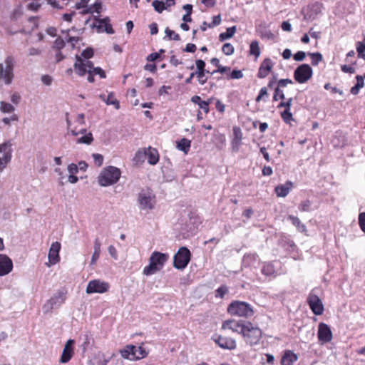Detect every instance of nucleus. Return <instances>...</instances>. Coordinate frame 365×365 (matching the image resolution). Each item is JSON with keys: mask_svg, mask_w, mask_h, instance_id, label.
I'll use <instances>...</instances> for the list:
<instances>
[{"mask_svg": "<svg viewBox=\"0 0 365 365\" xmlns=\"http://www.w3.org/2000/svg\"><path fill=\"white\" fill-rule=\"evenodd\" d=\"M227 312L231 315L244 317H252L254 314L253 309L249 304L240 301L232 302L227 308Z\"/></svg>", "mask_w": 365, "mask_h": 365, "instance_id": "nucleus-4", "label": "nucleus"}, {"mask_svg": "<svg viewBox=\"0 0 365 365\" xmlns=\"http://www.w3.org/2000/svg\"><path fill=\"white\" fill-rule=\"evenodd\" d=\"M228 289L225 286H221L216 290V297L222 298L224 295L227 292Z\"/></svg>", "mask_w": 365, "mask_h": 365, "instance_id": "nucleus-53", "label": "nucleus"}, {"mask_svg": "<svg viewBox=\"0 0 365 365\" xmlns=\"http://www.w3.org/2000/svg\"><path fill=\"white\" fill-rule=\"evenodd\" d=\"M222 52L227 55L230 56L232 55L234 53V47L230 43H225L222 48Z\"/></svg>", "mask_w": 365, "mask_h": 365, "instance_id": "nucleus-40", "label": "nucleus"}, {"mask_svg": "<svg viewBox=\"0 0 365 365\" xmlns=\"http://www.w3.org/2000/svg\"><path fill=\"white\" fill-rule=\"evenodd\" d=\"M250 53L251 55H254L256 57V58L259 56L260 49L257 41H253L251 42L250 46Z\"/></svg>", "mask_w": 365, "mask_h": 365, "instance_id": "nucleus-31", "label": "nucleus"}, {"mask_svg": "<svg viewBox=\"0 0 365 365\" xmlns=\"http://www.w3.org/2000/svg\"><path fill=\"white\" fill-rule=\"evenodd\" d=\"M65 292L62 290L58 291L43 305V310L45 313L51 312L53 309L58 308L65 301Z\"/></svg>", "mask_w": 365, "mask_h": 365, "instance_id": "nucleus-9", "label": "nucleus"}, {"mask_svg": "<svg viewBox=\"0 0 365 365\" xmlns=\"http://www.w3.org/2000/svg\"><path fill=\"white\" fill-rule=\"evenodd\" d=\"M113 96V93H110L107 98L104 94H101L99 98L103 100L107 105H113L116 109H119V101L118 100H113V101H110V98Z\"/></svg>", "mask_w": 365, "mask_h": 365, "instance_id": "nucleus-30", "label": "nucleus"}, {"mask_svg": "<svg viewBox=\"0 0 365 365\" xmlns=\"http://www.w3.org/2000/svg\"><path fill=\"white\" fill-rule=\"evenodd\" d=\"M13 268L11 259L6 255L0 254V276L9 274Z\"/></svg>", "mask_w": 365, "mask_h": 365, "instance_id": "nucleus-16", "label": "nucleus"}, {"mask_svg": "<svg viewBox=\"0 0 365 365\" xmlns=\"http://www.w3.org/2000/svg\"><path fill=\"white\" fill-rule=\"evenodd\" d=\"M93 158L94 159L95 163L98 166H101V165L103 164V155L101 154L95 153V154H93Z\"/></svg>", "mask_w": 365, "mask_h": 365, "instance_id": "nucleus-54", "label": "nucleus"}, {"mask_svg": "<svg viewBox=\"0 0 365 365\" xmlns=\"http://www.w3.org/2000/svg\"><path fill=\"white\" fill-rule=\"evenodd\" d=\"M22 15V12L20 9H14L11 14V19L12 20H17Z\"/></svg>", "mask_w": 365, "mask_h": 365, "instance_id": "nucleus-60", "label": "nucleus"}, {"mask_svg": "<svg viewBox=\"0 0 365 365\" xmlns=\"http://www.w3.org/2000/svg\"><path fill=\"white\" fill-rule=\"evenodd\" d=\"M308 55L312 58V64L313 66H317L322 60V55L319 52L308 53Z\"/></svg>", "mask_w": 365, "mask_h": 365, "instance_id": "nucleus-37", "label": "nucleus"}, {"mask_svg": "<svg viewBox=\"0 0 365 365\" xmlns=\"http://www.w3.org/2000/svg\"><path fill=\"white\" fill-rule=\"evenodd\" d=\"M310 205H311V202L309 200H304L299 205V210H301L302 212H307V211H309Z\"/></svg>", "mask_w": 365, "mask_h": 365, "instance_id": "nucleus-48", "label": "nucleus"}, {"mask_svg": "<svg viewBox=\"0 0 365 365\" xmlns=\"http://www.w3.org/2000/svg\"><path fill=\"white\" fill-rule=\"evenodd\" d=\"M281 117L286 123H289L291 120H293L292 113L290 112V110L288 109H284V110L281 113Z\"/></svg>", "mask_w": 365, "mask_h": 365, "instance_id": "nucleus-39", "label": "nucleus"}, {"mask_svg": "<svg viewBox=\"0 0 365 365\" xmlns=\"http://www.w3.org/2000/svg\"><path fill=\"white\" fill-rule=\"evenodd\" d=\"M145 158H146L145 149H143V150H138L136 153L134 159L136 161L140 162V161H144Z\"/></svg>", "mask_w": 365, "mask_h": 365, "instance_id": "nucleus-49", "label": "nucleus"}, {"mask_svg": "<svg viewBox=\"0 0 365 365\" xmlns=\"http://www.w3.org/2000/svg\"><path fill=\"white\" fill-rule=\"evenodd\" d=\"M322 5L319 3H315L312 4L311 8V12L313 14L317 15L322 13Z\"/></svg>", "mask_w": 365, "mask_h": 365, "instance_id": "nucleus-46", "label": "nucleus"}, {"mask_svg": "<svg viewBox=\"0 0 365 365\" xmlns=\"http://www.w3.org/2000/svg\"><path fill=\"white\" fill-rule=\"evenodd\" d=\"M359 224L361 230L365 233V212H361L359 214Z\"/></svg>", "mask_w": 365, "mask_h": 365, "instance_id": "nucleus-50", "label": "nucleus"}, {"mask_svg": "<svg viewBox=\"0 0 365 365\" xmlns=\"http://www.w3.org/2000/svg\"><path fill=\"white\" fill-rule=\"evenodd\" d=\"M0 153L3 155V160L6 163H9L11 160L12 143L8 140L0 145Z\"/></svg>", "mask_w": 365, "mask_h": 365, "instance_id": "nucleus-19", "label": "nucleus"}, {"mask_svg": "<svg viewBox=\"0 0 365 365\" xmlns=\"http://www.w3.org/2000/svg\"><path fill=\"white\" fill-rule=\"evenodd\" d=\"M247 322L242 321H236L234 319L226 320L223 322L222 328L229 329L232 331L237 332L239 334H242L245 332V329H246Z\"/></svg>", "mask_w": 365, "mask_h": 365, "instance_id": "nucleus-11", "label": "nucleus"}, {"mask_svg": "<svg viewBox=\"0 0 365 365\" xmlns=\"http://www.w3.org/2000/svg\"><path fill=\"white\" fill-rule=\"evenodd\" d=\"M61 244L58 242H54L51 244L48 252V259L51 264H55L60 260L59 251Z\"/></svg>", "mask_w": 365, "mask_h": 365, "instance_id": "nucleus-17", "label": "nucleus"}, {"mask_svg": "<svg viewBox=\"0 0 365 365\" xmlns=\"http://www.w3.org/2000/svg\"><path fill=\"white\" fill-rule=\"evenodd\" d=\"M313 71L311 66L304 63L299 66L294 72V78L299 83H304L312 78Z\"/></svg>", "mask_w": 365, "mask_h": 365, "instance_id": "nucleus-8", "label": "nucleus"}, {"mask_svg": "<svg viewBox=\"0 0 365 365\" xmlns=\"http://www.w3.org/2000/svg\"><path fill=\"white\" fill-rule=\"evenodd\" d=\"M74 70L80 76L88 74V82L94 81V75H98L101 78L106 77L105 71L100 67H94L93 63L89 60H83L79 56H76V62L73 65Z\"/></svg>", "mask_w": 365, "mask_h": 365, "instance_id": "nucleus-1", "label": "nucleus"}, {"mask_svg": "<svg viewBox=\"0 0 365 365\" xmlns=\"http://www.w3.org/2000/svg\"><path fill=\"white\" fill-rule=\"evenodd\" d=\"M195 65L197 68L196 75L197 76H205V63L203 60L198 59L195 61Z\"/></svg>", "mask_w": 365, "mask_h": 365, "instance_id": "nucleus-32", "label": "nucleus"}, {"mask_svg": "<svg viewBox=\"0 0 365 365\" xmlns=\"http://www.w3.org/2000/svg\"><path fill=\"white\" fill-rule=\"evenodd\" d=\"M78 166L74 163H71L68 166V171L70 173V175L76 173L78 172Z\"/></svg>", "mask_w": 365, "mask_h": 365, "instance_id": "nucleus-62", "label": "nucleus"}, {"mask_svg": "<svg viewBox=\"0 0 365 365\" xmlns=\"http://www.w3.org/2000/svg\"><path fill=\"white\" fill-rule=\"evenodd\" d=\"M215 342L223 349H234L236 347L235 341L232 339L218 336Z\"/></svg>", "mask_w": 365, "mask_h": 365, "instance_id": "nucleus-20", "label": "nucleus"}, {"mask_svg": "<svg viewBox=\"0 0 365 365\" xmlns=\"http://www.w3.org/2000/svg\"><path fill=\"white\" fill-rule=\"evenodd\" d=\"M165 33L170 39H173L175 41H180V36L178 34H175V31L170 30L169 28L165 29Z\"/></svg>", "mask_w": 365, "mask_h": 365, "instance_id": "nucleus-42", "label": "nucleus"}, {"mask_svg": "<svg viewBox=\"0 0 365 365\" xmlns=\"http://www.w3.org/2000/svg\"><path fill=\"white\" fill-rule=\"evenodd\" d=\"M292 98H289L287 99V101L284 102V101H282L279 105H278V108H283L284 107L285 109H288V110H290L291 108V106H292Z\"/></svg>", "mask_w": 365, "mask_h": 365, "instance_id": "nucleus-51", "label": "nucleus"}, {"mask_svg": "<svg viewBox=\"0 0 365 365\" xmlns=\"http://www.w3.org/2000/svg\"><path fill=\"white\" fill-rule=\"evenodd\" d=\"M306 57V53L304 51H298L294 55V59L297 61H302Z\"/></svg>", "mask_w": 365, "mask_h": 365, "instance_id": "nucleus-55", "label": "nucleus"}, {"mask_svg": "<svg viewBox=\"0 0 365 365\" xmlns=\"http://www.w3.org/2000/svg\"><path fill=\"white\" fill-rule=\"evenodd\" d=\"M292 187V182L287 181L284 185H279L275 187V192L279 197H286L291 188Z\"/></svg>", "mask_w": 365, "mask_h": 365, "instance_id": "nucleus-23", "label": "nucleus"}, {"mask_svg": "<svg viewBox=\"0 0 365 365\" xmlns=\"http://www.w3.org/2000/svg\"><path fill=\"white\" fill-rule=\"evenodd\" d=\"M196 50V46L193 43H187L185 48L183 49L185 52L193 53Z\"/></svg>", "mask_w": 365, "mask_h": 365, "instance_id": "nucleus-63", "label": "nucleus"}, {"mask_svg": "<svg viewBox=\"0 0 365 365\" xmlns=\"http://www.w3.org/2000/svg\"><path fill=\"white\" fill-rule=\"evenodd\" d=\"M18 116L16 114H14L11 118H4L2 121L6 125H9L11 121H17Z\"/></svg>", "mask_w": 365, "mask_h": 365, "instance_id": "nucleus-59", "label": "nucleus"}, {"mask_svg": "<svg viewBox=\"0 0 365 365\" xmlns=\"http://www.w3.org/2000/svg\"><path fill=\"white\" fill-rule=\"evenodd\" d=\"M83 60H89L90 58H91L93 56V51L91 48H87L83 52L81 53Z\"/></svg>", "mask_w": 365, "mask_h": 365, "instance_id": "nucleus-45", "label": "nucleus"}, {"mask_svg": "<svg viewBox=\"0 0 365 365\" xmlns=\"http://www.w3.org/2000/svg\"><path fill=\"white\" fill-rule=\"evenodd\" d=\"M289 83H292V81L290 80V79H288V78H286V79H280L279 81H278V87H285L287 86L288 84Z\"/></svg>", "mask_w": 365, "mask_h": 365, "instance_id": "nucleus-61", "label": "nucleus"}, {"mask_svg": "<svg viewBox=\"0 0 365 365\" xmlns=\"http://www.w3.org/2000/svg\"><path fill=\"white\" fill-rule=\"evenodd\" d=\"M318 339L323 343H327L331 340L332 332L327 324L322 322L319 324Z\"/></svg>", "mask_w": 365, "mask_h": 365, "instance_id": "nucleus-13", "label": "nucleus"}, {"mask_svg": "<svg viewBox=\"0 0 365 365\" xmlns=\"http://www.w3.org/2000/svg\"><path fill=\"white\" fill-rule=\"evenodd\" d=\"M168 258V254L153 252L149 258V264L143 269V274L149 276L159 272L163 269Z\"/></svg>", "mask_w": 365, "mask_h": 365, "instance_id": "nucleus-2", "label": "nucleus"}, {"mask_svg": "<svg viewBox=\"0 0 365 365\" xmlns=\"http://www.w3.org/2000/svg\"><path fill=\"white\" fill-rule=\"evenodd\" d=\"M52 78L48 75H43L41 76V81L46 86H50L52 83Z\"/></svg>", "mask_w": 365, "mask_h": 365, "instance_id": "nucleus-58", "label": "nucleus"}, {"mask_svg": "<svg viewBox=\"0 0 365 365\" xmlns=\"http://www.w3.org/2000/svg\"><path fill=\"white\" fill-rule=\"evenodd\" d=\"M14 58L13 56H7L4 63H0V80L7 85L10 84L14 78Z\"/></svg>", "mask_w": 365, "mask_h": 365, "instance_id": "nucleus-5", "label": "nucleus"}, {"mask_svg": "<svg viewBox=\"0 0 365 365\" xmlns=\"http://www.w3.org/2000/svg\"><path fill=\"white\" fill-rule=\"evenodd\" d=\"M233 135L234 138L232 140V150L235 152H237L239 150V147L241 144L242 140V132L240 128L237 127H234Z\"/></svg>", "mask_w": 365, "mask_h": 365, "instance_id": "nucleus-21", "label": "nucleus"}, {"mask_svg": "<svg viewBox=\"0 0 365 365\" xmlns=\"http://www.w3.org/2000/svg\"><path fill=\"white\" fill-rule=\"evenodd\" d=\"M135 346L128 345L123 349L120 351L123 358L129 360H136V352L135 351Z\"/></svg>", "mask_w": 365, "mask_h": 365, "instance_id": "nucleus-22", "label": "nucleus"}, {"mask_svg": "<svg viewBox=\"0 0 365 365\" xmlns=\"http://www.w3.org/2000/svg\"><path fill=\"white\" fill-rule=\"evenodd\" d=\"M138 202L141 209H153L154 205V200L150 192H142L138 195Z\"/></svg>", "mask_w": 365, "mask_h": 365, "instance_id": "nucleus-14", "label": "nucleus"}, {"mask_svg": "<svg viewBox=\"0 0 365 365\" xmlns=\"http://www.w3.org/2000/svg\"><path fill=\"white\" fill-rule=\"evenodd\" d=\"M146 157H148V161L150 165H155L159 160V155L158 150L155 148L149 147L145 149Z\"/></svg>", "mask_w": 365, "mask_h": 365, "instance_id": "nucleus-24", "label": "nucleus"}, {"mask_svg": "<svg viewBox=\"0 0 365 365\" xmlns=\"http://www.w3.org/2000/svg\"><path fill=\"white\" fill-rule=\"evenodd\" d=\"M120 174V169L113 166H108L104 168L98 176V183L104 187L111 185L119 180Z\"/></svg>", "mask_w": 365, "mask_h": 365, "instance_id": "nucleus-3", "label": "nucleus"}, {"mask_svg": "<svg viewBox=\"0 0 365 365\" xmlns=\"http://www.w3.org/2000/svg\"><path fill=\"white\" fill-rule=\"evenodd\" d=\"M109 284L107 282H101L99 279L91 280L86 287V293H104L108 291Z\"/></svg>", "mask_w": 365, "mask_h": 365, "instance_id": "nucleus-10", "label": "nucleus"}, {"mask_svg": "<svg viewBox=\"0 0 365 365\" xmlns=\"http://www.w3.org/2000/svg\"><path fill=\"white\" fill-rule=\"evenodd\" d=\"M152 5L158 13H162L163 10L166 9L165 4L163 1L154 0Z\"/></svg>", "mask_w": 365, "mask_h": 365, "instance_id": "nucleus-36", "label": "nucleus"}, {"mask_svg": "<svg viewBox=\"0 0 365 365\" xmlns=\"http://www.w3.org/2000/svg\"><path fill=\"white\" fill-rule=\"evenodd\" d=\"M217 67V69L212 71L211 73L212 75H214L216 73H224L225 72L230 70V68L227 67V66H222L220 64L218 65Z\"/></svg>", "mask_w": 365, "mask_h": 365, "instance_id": "nucleus-57", "label": "nucleus"}, {"mask_svg": "<svg viewBox=\"0 0 365 365\" xmlns=\"http://www.w3.org/2000/svg\"><path fill=\"white\" fill-rule=\"evenodd\" d=\"M235 32H236V26H235L227 28L226 30V32L221 33L220 34L219 40L220 41H224L228 38H230L234 36Z\"/></svg>", "mask_w": 365, "mask_h": 365, "instance_id": "nucleus-26", "label": "nucleus"}, {"mask_svg": "<svg viewBox=\"0 0 365 365\" xmlns=\"http://www.w3.org/2000/svg\"><path fill=\"white\" fill-rule=\"evenodd\" d=\"M74 340L68 339L66 343L59 361L65 364L70 361L73 354Z\"/></svg>", "mask_w": 365, "mask_h": 365, "instance_id": "nucleus-15", "label": "nucleus"}, {"mask_svg": "<svg viewBox=\"0 0 365 365\" xmlns=\"http://www.w3.org/2000/svg\"><path fill=\"white\" fill-rule=\"evenodd\" d=\"M221 23V16L220 15L215 16L213 17V21L211 24H208L209 28H213L215 26L219 25Z\"/></svg>", "mask_w": 365, "mask_h": 365, "instance_id": "nucleus-56", "label": "nucleus"}, {"mask_svg": "<svg viewBox=\"0 0 365 365\" xmlns=\"http://www.w3.org/2000/svg\"><path fill=\"white\" fill-rule=\"evenodd\" d=\"M191 142L187 138H182L177 143V148L180 150L187 153L190 148Z\"/></svg>", "mask_w": 365, "mask_h": 365, "instance_id": "nucleus-29", "label": "nucleus"}, {"mask_svg": "<svg viewBox=\"0 0 365 365\" xmlns=\"http://www.w3.org/2000/svg\"><path fill=\"white\" fill-rule=\"evenodd\" d=\"M134 350L136 352V359H143L148 355V351L143 346H135Z\"/></svg>", "mask_w": 365, "mask_h": 365, "instance_id": "nucleus-38", "label": "nucleus"}, {"mask_svg": "<svg viewBox=\"0 0 365 365\" xmlns=\"http://www.w3.org/2000/svg\"><path fill=\"white\" fill-rule=\"evenodd\" d=\"M190 252L187 247H180L173 257L174 267L178 269H183L190 262Z\"/></svg>", "mask_w": 365, "mask_h": 365, "instance_id": "nucleus-7", "label": "nucleus"}, {"mask_svg": "<svg viewBox=\"0 0 365 365\" xmlns=\"http://www.w3.org/2000/svg\"><path fill=\"white\" fill-rule=\"evenodd\" d=\"M108 253L110 255V256L114 258V259H117V252H116V250L114 246L113 245H110L108 247Z\"/></svg>", "mask_w": 365, "mask_h": 365, "instance_id": "nucleus-64", "label": "nucleus"}, {"mask_svg": "<svg viewBox=\"0 0 365 365\" xmlns=\"http://www.w3.org/2000/svg\"><path fill=\"white\" fill-rule=\"evenodd\" d=\"M356 78L357 82L356 85L351 88L350 91L351 93L353 95L358 94L360 88H363L364 85V78L361 76H356Z\"/></svg>", "mask_w": 365, "mask_h": 365, "instance_id": "nucleus-28", "label": "nucleus"}, {"mask_svg": "<svg viewBox=\"0 0 365 365\" xmlns=\"http://www.w3.org/2000/svg\"><path fill=\"white\" fill-rule=\"evenodd\" d=\"M356 51L358 52L359 57L365 60V54H363V53L365 51V43L359 41L356 44Z\"/></svg>", "mask_w": 365, "mask_h": 365, "instance_id": "nucleus-41", "label": "nucleus"}, {"mask_svg": "<svg viewBox=\"0 0 365 365\" xmlns=\"http://www.w3.org/2000/svg\"><path fill=\"white\" fill-rule=\"evenodd\" d=\"M212 98H209L207 101H202L198 106L205 113L209 112V104L212 102Z\"/></svg>", "mask_w": 365, "mask_h": 365, "instance_id": "nucleus-44", "label": "nucleus"}, {"mask_svg": "<svg viewBox=\"0 0 365 365\" xmlns=\"http://www.w3.org/2000/svg\"><path fill=\"white\" fill-rule=\"evenodd\" d=\"M93 19L96 22L98 23L99 25H96V24H93L92 25L93 28H97L98 31L101 30L102 26L101 24H107L110 21V19L108 17H106L104 19H100L99 16H93Z\"/></svg>", "mask_w": 365, "mask_h": 365, "instance_id": "nucleus-34", "label": "nucleus"}, {"mask_svg": "<svg viewBox=\"0 0 365 365\" xmlns=\"http://www.w3.org/2000/svg\"><path fill=\"white\" fill-rule=\"evenodd\" d=\"M242 336L247 344L252 346L257 344L262 337V331L259 328L254 327L252 323L247 322L246 329Z\"/></svg>", "mask_w": 365, "mask_h": 365, "instance_id": "nucleus-6", "label": "nucleus"}, {"mask_svg": "<svg viewBox=\"0 0 365 365\" xmlns=\"http://www.w3.org/2000/svg\"><path fill=\"white\" fill-rule=\"evenodd\" d=\"M243 77V73L240 70H233L230 75V78L232 79H240Z\"/></svg>", "mask_w": 365, "mask_h": 365, "instance_id": "nucleus-52", "label": "nucleus"}, {"mask_svg": "<svg viewBox=\"0 0 365 365\" xmlns=\"http://www.w3.org/2000/svg\"><path fill=\"white\" fill-rule=\"evenodd\" d=\"M64 46H65V42L61 38H56V41H54L53 46V47L58 51H61V49H62Z\"/></svg>", "mask_w": 365, "mask_h": 365, "instance_id": "nucleus-47", "label": "nucleus"}, {"mask_svg": "<svg viewBox=\"0 0 365 365\" xmlns=\"http://www.w3.org/2000/svg\"><path fill=\"white\" fill-rule=\"evenodd\" d=\"M288 219L292 221V224L299 232H304L307 231L306 226L301 222L300 220L297 217L289 215Z\"/></svg>", "mask_w": 365, "mask_h": 365, "instance_id": "nucleus-27", "label": "nucleus"}, {"mask_svg": "<svg viewBox=\"0 0 365 365\" xmlns=\"http://www.w3.org/2000/svg\"><path fill=\"white\" fill-rule=\"evenodd\" d=\"M297 360V356L290 351H287L284 354L281 364L282 365H292Z\"/></svg>", "mask_w": 365, "mask_h": 365, "instance_id": "nucleus-25", "label": "nucleus"}, {"mask_svg": "<svg viewBox=\"0 0 365 365\" xmlns=\"http://www.w3.org/2000/svg\"><path fill=\"white\" fill-rule=\"evenodd\" d=\"M273 66L274 63L270 58H265L260 64L257 77L259 78H265L268 73L272 71Z\"/></svg>", "mask_w": 365, "mask_h": 365, "instance_id": "nucleus-18", "label": "nucleus"}, {"mask_svg": "<svg viewBox=\"0 0 365 365\" xmlns=\"http://www.w3.org/2000/svg\"><path fill=\"white\" fill-rule=\"evenodd\" d=\"M284 100L285 98L284 92L282 90H281L279 87H277L274 89V94L273 96V101H277L278 99Z\"/></svg>", "mask_w": 365, "mask_h": 365, "instance_id": "nucleus-43", "label": "nucleus"}, {"mask_svg": "<svg viewBox=\"0 0 365 365\" xmlns=\"http://www.w3.org/2000/svg\"><path fill=\"white\" fill-rule=\"evenodd\" d=\"M0 110L4 113H11L15 110V108L11 104L4 101H1Z\"/></svg>", "mask_w": 365, "mask_h": 365, "instance_id": "nucleus-33", "label": "nucleus"}, {"mask_svg": "<svg viewBox=\"0 0 365 365\" xmlns=\"http://www.w3.org/2000/svg\"><path fill=\"white\" fill-rule=\"evenodd\" d=\"M307 302L312 311L316 315H321L323 313L324 307L321 299L315 294H309Z\"/></svg>", "mask_w": 365, "mask_h": 365, "instance_id": "nucleus-12", "label": "nucleus"}, {"mask_svg": "<svg viewBox=\"0 0 365 365\" xmlns=\"http://www.w3.org/2000/svg\"><path fill=\"white\" fill-rule=\"evenodd\" d=\"M93 138L92 133H88L84 135L83 136L78 138L76 143L78 144L83 143V144L90 145L93 142Z\"/></svg>", "mask_w": 365, "mask_h": 365, "instance_id": "nucleus-35", "label": "nucleus"}]
</instances>
